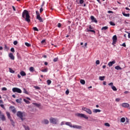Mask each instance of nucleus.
Listing matches in <instances>:
<instances>
[{
  "instance_id": "14",
  "label": "nucleus",
  "mask_w": 130,
  "mask_h": 130,
  "mask_svg": "<svg viewBox=\"0 0 130 130\" xmlns=\"http://www.w3.org/2000/svg\"><path fill=\"white\" fill-rule=\"evenodd\" d=\"M115 60H113L112 61H110L108 64V66H109V67H112L113 66V64H114V63H115Z\"/></svg>"
},
{
  "instance_id": "48",
  "label": "nucleus",
  "mask_w": 130,
  "mask_h": 130,
  "mask_svg": "<svg viewBox=\"0 0 130 130\" xmlns=\"http://www.w3.org/2000/svg\"><path fill=\"white\" fill-rule=\"evenodd\" d=\"M79 3L81 5H82V4H84V0H80Z\"/></svg>"
},
{
  "instance_id": "6",
  "label": "nucleus",
  "mask_w": 130,
  "mask_h": 130,
  "mask_svg": "<svg viewBox=\"0 0 130 130\" xmlns=\"http://www.w3.org/2000/svg\"><path fill=\"white\" fill-rule=\"evenodd\" d=\"M12 91L13 93H19V94H21L22 93V90L19 88L14 87L12 88Z\"/></svg>"
},
{
  "instance_id": "59",
  "label": "nucleus",
  "mask_w": 130,
  "mask_h": 130,
  "mask_svg": "<svg viewBox=\"0 0 130 130\" xmlns=\"http://www.w3.org/2000/svg\"><path fill=\"white\" fill-rule=\"evenodd\" d=\"M108 13L109 14H112V13H113V12H112V11H108Z\"/></svg>"
},
{
  "instance_id": "1",
  "label": "nucleus",
  "mask_w": 130,
  "mask_h": 130,
  "mask_svg": "<svg viewBox=\"0 0 130 130\" xmlns=\"http://www.w3.org/2000/svg\"><path fill=\"white\" fill-rule=\"evenodd\" d=\"M22 18L25 19V21L28 23H30L31 20H30V15H29V12L26 10H25L22 12Z\"/></svg>"
},
{
  "instance_id": "61",
  "label": "nucleus",
  "mask_w": 130,
  "mask_h": 130,
  "mask_svg": "<svg viewBox=\"0 0 130 130\" xmlns=\"http://www.w3.org/2000/svg\"><path fill=\"white\" fill-rule=\"evenodd\" d=\"M17 77H18V78L19 79H20V78H21V75H20L19 74H18Z\"/></svg>"
},
{
  "instance_id": "44",
  "label": "nucleus",
  "mask_w": 130,
  "mask_h": 130,
  "mask_svg": "<svg viewBox=\"0 0 130 130\" xmlns=\"http://www.w3.org/2000/svg\"><path fill=\"white\" fill-rule=\"evenodd\" d=\"M13 44L14 45H17V44H18V41H14Z\"/></svg>"
},
{
  "instance_id": "45",
  "label": "nucleus",
  "mask_w": 130,
  "mask_h": 130,
  "mask_svg": "<svg viewBox=\"0 0 130 130\" xmlns=\"http://www.w3.org/2000/svg\"><path fill=\"white\" fill-rule=\"evenodd\" d=\"M11 52H15V49L14 48H11Z\"/></svg>"
},
{
  "instance_id": "38",
  "label": "nucleus",
  "mask_w": 130,
  "mask_h": 130,
  "mask_svg": "<svg viewBox=\"0 0 130 130\" xmlns=\"http://www.w3.org/2000/svg\"><path fill=\"white\" fill-rule=\"evenodd\" d=\"M87 31L88 32H92L93 33H95V30H94L88 29Z\"/></svg>"
},
{
  "instance_id": "50",
  "label": "nucleus",
  "mask_w": 130,
  "mask_h": 130,
  "mask_svg": "<svg viewBox=\"0 0 130 130\" xmlns=\"http://www.w3.org/2000/svg\"><path fill=\"white\" fill-rule=\"evenodd\" d=\"M35 88L37 90H40V87H39V86H35Z\"/></svg>"
},
{
  "instance_id": "9",
  "label": "nucleus",
  "mask_w": 130,
  "mask_h": 130,
  "mask_svg": "<svg viewBox=\"0 0 130 130\" xmlns=\"http://www.w3.org/2000/svg\"><path fill=\"white\" fill-rule=\"evenodd\" d=\"M113 43H112V45H115L116 44V42H117V37L116 35H114L113 38Z\"/></svg>"
},
{
  "instance_id": "22",
  "label": "nucleus",
  "mask_w": 130,
  "mask_h": 130,
  "mask_svg": "<svg viewBox=\"0 0 130 130\" xmlns=\"http://www.w3.org/2000/svg\"><path fill=\"white\" fill-rule=\"evenodd\" d=\"M80 83H81V84H82V85H85V84H86V81H85L84 80L81 79V80H80Z\"/></svg>"
},
{
  "instance_id": "56",
  "label": "nucleus",
  "mask_w": 130,
  "mask_h": 130,
  "mask_svg": "<svg viewBox=\"0 0 130 130\" xmlns=\"http://www.w3.org/2000/svg\"><path fill=\"white\" fill-rule=\"evenodd\" d=\"M122 46H123V47H126V45H125V43H123Z\"/></svg>"
},
{
  "instance_id": "60",
  "label": "nucleus",
  "mask_w": 130,
  "mask_h": 130,
  "mask_svg": "<svg viewBox=\"0 0 130 130\" xmlns=\"http://www.w3.org/2000/svg\"><path fill=\"white\" fill-rule=\"evenodd\" d=\"M12 8H13V11L16 12V8L14 7V6H12Z\"/></svg>"
},
{
  "instance_id": "10",
  "label": "nucleus",
  "mask_w": 130,
  "mask_h": 130,
  "mask_svg": "<svg viewBox=\"0 0 130 130\" xmlns=\"http://www.w3.org/2000/svg\"><path fill=\"white\" fill-rule=\"evenodd\" d=\"M77 116H78L79 117L85 118V119H88L89 118L88 116H87V115H85L84 114L78 113Z\"/></svg>"
},
{
  "instance_id": "24",
  "label": "nucleus",
  "mask_w": 130,
  "mask_h": 130,
  "mask_svg": "<svg viewBox=\"0 0 130 130\" xmlns=\"http://www.w3.org/2000/svg\"><path fill=\"white\" fill-rule=\"evenodd\" d=\"M4 49L6 50V51H8L9 49H10V48L7 46V45H5V48Z\"/></svg>"
},
{
  "instance_id": "4",
  "label": "nucleus",
  "mask_w": 130,
  "mask_h": 130,
  "mask_svg": "<svg viewBox=\"0 0 130 130\" xmlns=\"http://www.w3.org/2000/svg\"><path fill=\"white\" fill-rule=\"evenodd\" d=\"M50 122L53 124H57L58 122V120L57 119V118L51 117L50 118Z\"/></svg>"
},
{
  "instance_id": "30",
  "label": "nucleus",
  "mask_w": 130,
  "mask_h": 130,
  "mask_svg": "<svg viewBox=\"0 0 130 130\" xmlns=\"http://www.w3.org/2000/svg\"><path fill=\"white\" fill-rule=\"evenodd\" d=\"M122 15L124 16V17H129V14H125L124 12H122Z\"/></svg>"
},
{
  "instance_id": "17",
  "label": "nucleus",
  "mask_w": 130,
  "mask_h": 130,
  "mask_svg": "<svg viewBox=\"0 0 130 130\" xmlns=\"http://www.w3.org/2000/svg\"><path fill=\"white\" fill-rule=\"evenodd\" d=\"M0 119H1V120H2L3 121H5V120H6V117L5 116V115H2L1 117H0Z\"/></svg>"
},
{
  "instance_id": "20",
  "label": "nucleus",
  "mask_w": 130,
  "mask_h": 130,
  "mask_svg": "<svg viewBox=\"0 0 130 130\" xmlns=\"http://www.w3.org/2000/svg\"><path fill=\"white\" fill-rule=\"evenodd\" d=\"M115 69V70H117V71H119V70H122V68H121L119 66H116Z\"/></svg>"
},
{
  "instance_id": "11",
  "label": "nucleus",
  "mask_w": 130,
  "mask_h": 130,
  "mask_svg": "<svg viewBox=\"0 0 130 130\" xmlns=\"http://www.w3.org/2000/svg\"><path fill=\"white\" fill-rule=\"evenodd\" d=\"M90 19H91L92 22H93L94 23H98L97 19H96V18H95V17L93 16H90Z\"/></svg>"
},
{
  "instance_id": "12",
  "label": "nucleus",
  "mask_w": 130,
  "mask_h": 130,
  "mask_svg": "<svg viewBox=\"0 0 130 130\" xmlns=\"http://www.w3.org/2000/svg\"><path fill=\"white\" fill-rule=\"evenodd\" d=\"M10 109L12 110V112L13 113H16V112H17V111L16 110V108H15V107L11 106L10 107Z\"/></svg>"
},
{
  "instance_id": "40",
  "label": "nucleus",
  "mask_w": 130,
  "mask_h": 130,
  "mask_svg": "<svg viewBox=\"0 0 130 130\" xmlns=\"http://www.w3.org/2000/svg\"><path fill=\"white\" fill-rule=\"evenodd\" d=\"M66 95H69V94H70V91L69 90V89L66 91Z\"/></svg>"
},
{
  "instance_id": "16",
  "label": "nucleus",
  "mask_w": 130,
  "mask_h": 130,
  "mask_svg": "<svg viewBox=\"0 0 130 130\" xmlns=\"http://www.w3.org/2000/svg\"><path fill=\"white\" fill-rule=\"evenodd\" d=\"M9 56L10 58H11V59H12V60H14V59H15V56H14V55L13 54V53H9Z\"/></svg>"
},
{
  "instance_id": "55",
  "label": "nucleus",
  "mask_w": 130,
  "mask_h": 130,
  "mask_svg": "<svg viewBox=\"0 0 130 130\" xmlns=\"http://www.w3.org/2000/svg\"><path fill=\"white\" fill-rule=\"evenodd\" d=\"M45 40H43L42 41H41V44H43L44 43H45Z\"/></svg>"
},
{
  "instance_id": "51",
  "label": "nucleus",
  "mask_w": 130,
  "mask_h": 130,
  "mask_svg": "<svg viewBox=\"0 0 130 130\" xmlns=\"http://www.w3.org/2000/svg\"><path fill=\"white\" fill-rule=\"evenodd\" d=\"M34 31H39L38 28L36 27H34Z\"/></svg>"
},
{
  "instance_id": "21",
  "label": "nucleus",
  "mask_w": 130,
  "mask_h": 130,
  "mask_svg": "<svg viewBox=\"0 0 130 130\" xmlns=\"http://www.w3.org/2000/svg\"><path fill=\"white\" fill-rule=\"evenodd\" d=\"M104 79H105V76H100L99 80L101 81H104Z\"/></svg>"
},
{
  "instance_id": "2",
  "label": "nucleus",
  "mask_w": 130,
  "mask_h": 130,
  "mask_svg": "<svg viewBox=\"0 0 130 130\" xmlns=\"http://www.w3.org/2000/svg\"><path fill=\"white\" fill-rule=\"evenodd\" d=\"M66 125H68L70 126V127H73V128H76L77 129H81L82 128V126L78 125H73L72 124L71 122H66Z\"/></svg>"
},
{
  "instance_id": "18",
  "label": "nucleus",
  "mask_w": 130,
  "mask_h": 130,
  "mask_svg": "<svg viewBox=\"0 0 130 130\" xmlns=\"http://www.w3.org/2000/svg\"><path fill=\"white\" fill-rule=\"evenodd\" d=\"M93 112L94 113H97L98 112H101V110L99 109H93Z\"/></svg>"
},
{
  "instance_id": "39",
  "label": "nucleus",
  "mask_w": 130,
  "mask_h": 130,
  "mask_svg": "<svg viewBox=\"0 0 130 130\" xmlns=\"http://www.w3.org/2000/svg\"><path fill=\"white\" fill-rule=\"evenodd\" d=\"M34 105H36V106H37V107H39L40 106V104H38V103H34Z\"/></svg>"
},
{
  "instance_id": "43",
  "label": "nucleus",
  "mask_w": 130,
  "mask_h": 130,
  "mask_svg": "<svg viewBox=\"0 0 130 130\" xmlns=\"http://www.w3.org/2000/svg\"><path fill=\"white\" fill-rule=\"evenodd\" d=\"M0 106L2 107V108L4 109H6V108L5 107V106L3 104L0 105Z\"/></svg>"
},
{
  "instance_id": "47",
  "label": "nucleus",
  "mask_w": 130,
  "mask_h": 130,
  "mask_svg": "<svg viewBox=\"0 0 130 130\" xmlns=\"http://www.w3.org/2000/svg\"><path fill=\"white\" fill-rule=\"evenodd\" d=\"M57 27H58V28H60V27H61V23H58Z\"/></svg>"
},
{
  "instance_id": "19",
  "label": "nucleus",
  "mask_w": 130,
  "mask_h": 130,
  "mask_svg": "<svg viewBox=\"0 0 130 130\" xmlns=\"http://www.w3.org/2000/svg\"><path fill=\"white\" fill-rule=\"evenodd\" d=\"M20 75H21V76L22 77H25V76H26V73H25L24 71H21L20 72Z\"/></svg>"
},
{
  "instance_id": "64",
  "label": "nucleus",
  "mask_w": 130,
  "mask_h": 130,
  "mask_svg": "<svg viewBox=\"0 0 130 130\" xmlns=\"http://www.w3.org/2000/svg\"><path fill=\"white\" fill-rule=\"evenodd\" d=\"M103 85H106V81L103 82Z\"/></svg>"
},
{
  "instance_id": "33",
  "label": "nucleus",
  "mask_w": 130,
  "mask_h": 130,
  "mask_svg": "<svg viewBox=\"0 0 130 130\" xmlns=\"http://www.w3.org/2000/svg\"><path fill=\"white\" fill-rule=\"evenodd\" d=\"M108 26H104L102 27V30H107Z\"/></svg>"
},
{
  "instance_id": "28",
  "label": "nucleus",
  "mask_w": 130,
  "mask_h": 130,
  "mask_svg": "<svg viewBox=\"0 0 130 130\" xmlns=\"http://www.w3.org/2000/svg\"><path fill=\"white\" fill-rule=\"evenodd\" d=\"M23 101L26 103V104H30V102L25 99H23Z\"/></svg>"
},
{
  "instance_id": "31",
  "label": "nucleus",
  "mask_w": 130,
  "mask_h": 130,
  "mask_svg": "<svg viewBox=\"0 0 130 130\" xmlns=\"http://www.w3.org/2000/svg\"><path fill=\"white\" fill-rule=\"evenodd\" d=\"M9 72L10 73H11L12 74H14L15 73V71L13 70L12 68H9Z\"/></svg>"
},
{
  "instance_id": "13",
  "label": "nucleus",
  "mask_w": 130,
  "mask_h": 130,
  "mask_svg": "<svg viewBox=\"0 0 130 130\" xmlns=\"http://www.w3.org/2000/svg\"><path fill=\"white\" fill-rule=\"evenodd\" d=\"M122 107H124L125 108H127V107H129V104L126 103H124L122 104Z\"/></svg>"
},
{
  "instance_id": "58",
  "label": "nucleus",
  "mask_w": 130,
  "mask_h": 130,
  "mask_svg": "<svg viewBox=\"0 0 130 130\" xmlns=\"http://www.w3.org/2000/svg\"><path fill=\"white\" fill-rule=\"evenodd\" d=\"M120 99H116L115 101H116V102H119Z\"/></svg>"
},
{
  "instance_id": "63",
  "label": "nucleus",
  "mask_w": 130,
  "mask_h": 130,
  "mask_svg": "<svg viewBox=\"0 0 130 130\" xmlns=\"http://www.w3.org/2000/svg\"><path fill=\"white\" fill-rule=\"evenodd\" d=\"M128 33V38H130V33L129 32H127Z\"/></svg>"
},
{
  "instance_id": "35",
  "label": "nucleus",
  "mask_w": 130,
  "mask_h": 130,
  "mask_svg": "<svg viewBox=\"0 0 130 130\" xmlns=\"http://www.w3.org/2000/svg\"><path fill=\"white\" fill-rule=\"evenodd\" d=\"M47 71H48L47 69H45L42 70L41 71V72H43V73H46V72H47Z\"/></svg>"
},
{
  "instance_id": "25",
  "label": "nucleus",
  "mask_w": 130,
  "mask_h": 130,
  "mask_svg": "<svg viewBox=\"0 0 130 130\" xmlns=\"http://www.w3.org/2000/svg\"><path fill=\"white\" fill-rule=\"evenodd\" d=\"M121 122H125V118L122 117L120 119Z\"/></svg>"
},
{
  "instance_id": "36",
  "label": "nucleus",
  "mask_w": 130,
  "mask_h": 130,
  "mask_svg": "<svg viewBox=\"0 0 130 130\" xmlns=\"http://www.w3.org/2000/svg\"><path fill=\"white\" fill-rule=\"evenodd\" d=\"M110 24L111 26H115V23H114V22H112V21L110 22Z\"/></svg>"
},
{
  "instance_id": "15",
  "label": "nucleus",
  "mask_w": 130,
  "mask_h": 130,
  "mask_svg": "<svg viewBox=\"0 0 130 130\" xmlns=\"http://www.w3.org/2000/svg\"><path fill=\"white\" fill-rule=\"evenodd\" d=\"M42 123L44 124H48V123H49V121L48 119H45L42 121Z\"/></svg>"
},
{
  "instance_id": "46",
  "label": "nucleus",
  "mask_w": 130,
  "mask_h": 130,
  "mask_svg": "<svg viewBox=\"0 0 130 130\" xmlns=\"http://www.w3.org/2000/svg\"><path fill=\"white\" fill-rule=\"evenodd\" d=\"M57 60H58V58H55L53 59V61H54V62H56V61H57Z\"/></svg>"
},
{
  "instance_id": "32",
  "label": "nucleus",
  "mask_w": 130,
  "mask_h": 130,
  "mask_svg": "<svg viewBox=\"0 0 130 130\" xmlns=\"http://www.w3.org/2000/svg\"><path fill=\"white\" fill-rule=\"evenodd\" d=\"M29 71H30V72H34V71H35V70H34V67H30L29 68Z\"/></svg>"
},
{
  "instance_id": "52",
  "label": "nucleus",
  "mask_w": 130,
  "mask_h": 130,
  "mask_svg": "<svg viewBox=\"0 0 130 130\" xmlns=\"http://www.w3.org/2000/svg\"><path fill=\"white\" fill-rule=\"evenodd\" d=\"M109 86H111V87H112V86H113V82H111L110 83H109Z\"/></svg>"
},
{
  "instance_id": "49",
  "label": "nucleus",
  "mask_w": 130,
  "mask_h": 130,
  "mask_svg": "<svg viewBox=\"0 0 130 130\" xmlns=\"http://www.w3.org/2000/svg\"><path fill=\"white\" fill-rule=\"evenodd\" d=\"M24 127H25V130H29V129H30L29 128V126H24Z\"/></svg>"
},
{
  "instance_id": "53",
  "label": "nucleus",
  "mask_w": 130,
  "mask_h": 130,
  "mask_svg": "<svg viewBox=\"0 0 130 130\" xmlns=\"http://www.w3.org/2000/svg\"><path fill=\"white\" fill-rule=\"evenodd\" d=\"M43 12V8H42V7H41L40 10V12L42 13Z\"/></svg>"
},
{
  "instance_id": "29",
  "label": "nucleus",
  "mask_w": 130,
  "mask_h": 130,
  "mask_svg": "<svg viewBox=\"0 0 130 130\" xmlns=\"http://www.w3.org/2000/svg\"><path fill=\"white\" fill-rule=\"evenodd\" d=\"M23 93H24L25 94H27V95H29V92L27 91V90H26L25 88L23 89Z\"/></svg>"
},
{
  "instance_id": "27",
  "label": "nucleus",
  "mask_w": 130,
  "mask_h": 130,
  "mask_svg": "<svg viewBox=\"0 0 130 130\" xmlns=\"http://www.w3.org/2000/svg\"><path fill=\"white\" fill-rule=\"evenodd\" d=\"M21 101H22V99H21V98H20V99H17V100H16V102L17 103H20V104H21Z\"/></svg>"
},
{
  "instance_id": "42",
  "label": "nucleus",
  "mask_w": 130,
  "mask_h": 130,
  "mask_svg": "<svg viewBox=\"0 0 130 130\" xmlns=\"http://www.w3.org/2000/svg\"><path fill=\"white\" fill-rule=\"evenodd\" d=\"M96 64H100V61L99 60H98L95 62Z\"/></svg>"
},
{
  "instance_id": "41",
  "label": "nucleus",
  "mask_w": 130,
  "mask_h": 130,
  "mask_svg": "<svg viewBox=\"0 0 130 130\" xmlns=\"http://www.w3.org/2000/svg\"><path fill=\"white\" fill-rule=\"evenodd\" d=\"M105 125L106 126H110V124H109V123H105Z\"/></svg>"
},
{
  "instance_id": "23",
  "label": "nucleus",
  "mask_w": 130,
  "mask_h": 130,
  "mask_svg": "<svg viewBox=\"0 0 130 130\" xmlns=\"http://www.w3.org/2000/svg\"><path fill=\"white\" fill-rule=\"evenodd\" d=\"M111 88H112L113 91H117V88L114 86H111Z\"/></svg>"
},
{
  "instance_id": "7",
  "label": "nucleus",
  "mask_w": 130,
  "mask_h": 130,
  "mask_svg": "<svg viewBox=\"0 0 130 130\" xmlns=\"http://www.w3.org/2000/svg\"><path fill=\"white\" fill-rule=\"evenodd\" d=\"M82 110H83V111H85L88 113V114H92V111L90 109H88L87 108L82 107Z\"/></svg>"
},
{
  "instance_id": "26",
  "label": "nucleus",
  "mask_w": 130,
  "mask_h": 130,
  "mask_svg": "<svg viewBox=\"0 0 130 130\" xmlns=\"http://www.w3.org/2000/svg\"><path fill=\"white\" fill-rule=\"evenodd\" d=\"M25 45H26V46L27 47H31V44L27 42L25 43Z\"/></svg>"
},
{
  "instance_id": "5",
  "label": "nucleus",
  "mask_w": 130,
  "mask_h": 130,
  "mask_svg": "<svg viewBox=\"0 0 130 130\" xmlns=\"http://www.w3.org/2000/svg\"><path fill=\"white\" fill-rule=\"evenodd\" d=\"M6 114H7V116L8 119H10L11 122L12 123V125H13V126H14L15 122H14V120H13V119H12V117L11 116V114L9 112H6Z\"/></svg>"
},
{
  "instance_id": "37",
  "label": "nucleus",
  "mask_w": 130,
  "mask_h": 130,
  "mask_svg": "<svg viewBox=\"0 0 130 130\" xmlns=\"http://www.w3.org/2000/svg\"><path fill=\"white\" fill-rule=\"evenodd\" d=\"M66 121H62L61 123H60V125H64V124H66Z\"/></svg>"
},
{
  "instance_id": "62",
  "label": "nucleus",
  "mask_w": 130,
  "mask_h": 130,
  "mask_svg": "<svg viewBox=\"0 0 130 130\" xmlns=\"http://www.w3.org/2000/svg\"><path fill=\"white\" fill-rule=\"evenodd\" d=\"M44 64L45 66H47V64H48V63L47 62H45Z\"/></svg>"
},
{
  "instance_id": "34",
  "label": "nucleus",
  "mask_w": 130,
  "mask_h": 130,
  "mask_svg": "<svg viewBox=\"0 0 130 130\" xmlns=\"http://www.w3.org/2000/svg\"><path fill=\"white\" fill-rule=\"evenodd\" d=\"M47 83L48 85H50V84H51V80H48L47 81Z\"/></svg>"
},
{
  "instance_id": "8",
  "label": "nucleus",
  "mask_w": 130,
  "mask_h": 130,
  "mask_svg": "<svg viewBox=\"0 0 130 130\" xmlns=\"http://www.w3.org/2000/svg\"><path fill=\"white\" fill-rule=\"evenodd\" d=\"M36 15L37 20H39L41 22H43V19H42V18L40 16V13L37 11H36Z\"/></svg>"
},
{
  "instance_id": "57",
  "label": "nucleus",
  "mask_w": 130,
  "mask_h": 130,
  "mask_svg": "<svg viewBox=\"0 0 130 130\" xmlns=\"http://www.w3.org/2000/svg\"><path fill=\"white\" fill-rule=\"evenodd\" d=\"M45 4V2H43L42 5H41V7L43 8V7H44V5Z\"/></svg>"
},
{
  "instance_id": "3",
  "label": "nucleus",
  "mask_w": 130,
  "mask_h": 130,
  "mask_svg": "<svg viewBox=\"0 0 130 130\" xmlns=\"http://www.w3.org/2000/svg\"><path fill=\"white\" fill-rule=\"evenodd\" d=\"M25 112H22L21 111H18L17 113V116L18 117H20L21 120H22V121H24V120H25V118H23V116H25Z\"/></svg>"
},
{
  "instance_id": "54",
  "label": "nucleus",
  "mask_w": 130,
  "mask_h": 130,
  "mask_svg": "<svg viewBox=\"0 0 130 130\" xmlns=\"http://www.w3.org/2000/svg\"><path fill=\"white\" fill-rule=\"evenodd\" d=\"M7 89L6 87L2 88V91H7Z\"/></svg>"
}]
</instances>
